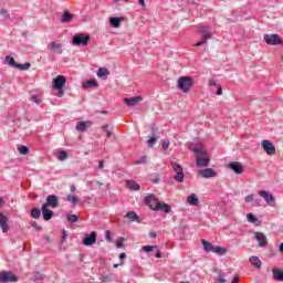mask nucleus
I'll use <instances>...</instances> for the list:
<instances>
[{
	"label": "nucleus",
	"mask_w": 283,
	"mask_h": 283,
	"mask_svg": "<svg viewBox=\"0 0 283 283\" xmlns=\"http://www.w3.org/2000/svg\"><path fill=\"white\" fill-rule=\"evenodd\" d=\"M188 149L197 156V167H209L210 159L207 156V149L203 146L190 144Z\"/></svg>",
	"instance_id": "1"
},
{
	"label": "nucleus",
	"mask_w": 283,
	"mask_h": 283,
	"mask_svg": "<svg viewBox=\"0 0 283 283\" xmlns=\"http://www.w3.org/2000/svg\"><path fill=\"white\" fill-rule=\"evenodd\" d=\"M199 34H201V41L197 42L195 48L207 45V40L213 38V29H211V27H199Z\"/></svg>",
	"instance_id": "2"
},
{
	"label": "nucleus",
	"mask_w": 283,
	"mask_h": 283,
	"mask_svg": "<svg viewBox=\"0 0 283 283\" xmlns=\"http://www.w3.org/2000/svg\"><path fill=\"white\" fill-rule=\"evenodd\" d=\"M177 87L185 94L190 92L191 87H193V77L191 76H180L177 82Z\"/></svg>",
	"instance_id": "3"
},
{
	"label": "nucleus",
	"mask_w": 283,
	"mask_h": 283,
	"mask_svg": "<svg viewBox=\"0 0 283 283\" xmlns=\"http://www.w3.org/2000/svg\"><path fill=\"white\" fill-rule=\"evenodd\" d=\"M65 83H67V78H65V76L63 75H57L55 78H53V90L57 91L55 96H59L61 98V96L65 94L63 91V87H65Z\"/></svg>",
	"instance_id": "4"
},
{
	"label": "nucleus",
	"mask_w": 283,
	"mask_h": 283,
	"mask_svg": "<svg viewBox=\"0 0 283 283\" xmlns=\"http://www.w3.org/2000/svg\"><path fill=\"white\" fill-rule=\"evenodd\" d=\"M263 40L268 45H283L282 36L279 34H264Z\"/></svg>",
	"instance_id": "5"
},
{
	"label": "nucleus",
	"mask_w": 283,
	"mask_h": 283,
	"mask_svg": "<svg viewBox=\"0 0 283 283\" xmlns=\"http://www.w3.org/2000/svg\"><path fill=\"white\" fill-rule=\"evenodd\" d=\"M171 167L174 171L176 172L175 180L177 182H184L185 181V171L182 170V166H180L178 163L172 161Z\"/></svg>",
	"instance_id": "6"
},
{
	"label": "nucleus",
	"mask_w": 283,
	"mask_h": 283,
	"mask_svg": "<svg viewBox=\"0 0 283 283\" xmlns=\"http://www.w3.org/2000/svg\"><path fill=\"white\" fill-rule=\"evenodd\" d=\"M90 43V35H84L83 33L75 34L73 36V45H87Z\"/></svg>",
	"instance_id": "7"
},
{
	"label": "nucleus",
	"mask_w": 283,
	"mask_h": 283,
	"mask_svg": "<svg viewBox=\"0 0 283 283\" xmlns=\"http://www.w3.org/2000/svg\"><path fill=\"white\" fill-rule=\"evenodd\" d=\"M19 282L14 272H0V283Z\"/></svg>",
	"instance_id": "8"
},
{
	"label": "nucleus",
	"mask_w": 283,
	"mask_h": 283,
	"mask_svg": "<svg viewBox=\"0 0 283 283\" xmlns=\"http://www.w3.org/2000/svg\"><path fill=\"white\" fill-rule=\"evenodd\" d=\"M261 145H262V148L265 151V154H268V156H274L275 145H273V143H271V140L264 139V140H262Z\"/></svg>",
	"instance_id": "9"
},
{
	"label": "nucleus",
	"mask_w": 283,
	"mask_h": 283,
	"mask_svg": "<svg viewBox=\"0 0 283 283\" xmlns=\"http://www.w3.org/2000/svg\"><path fill=\"white\" fill-rule=\"evenodd\" d=\"M96 231L91 232L90 234H85L82 243L84 244V247H92L93 244H96Z\"/></svg>",
	"instance_id": "10"
},
{
	"label": "nucleus",
	"mask_w": 283,
	"mask_h": 283,
	"mask_svg": "<svg viewBox=\"0 0 283 283\" xmlns=\"http://www.w3.org/2000/svg\"><path fill=\"white\" fill-rule=\"evenodd\" d=\"M145 253H153L155 258H163V252L158 249V245H144L142 248Z\"/></svg>",
	"instance_id": "11"
},
{
	"label": "nucleus",
	"mask_w": 283,
	"mask_h": 283,
	"mask_svg": "<svg viewBox=\"0 0 283 283\" xmlns=\"http://www.w3.org/2000/svg\"><path fill=\"white\" fill-rule=\"evenodd\" d=\"M259 196L265 200L266 205H270L271 207L275 205V197L273 193L265 190H260Z\"/></svg>",
	"instance_id": "12"
},
{
	"label": "nucleus",
	"mask_w": 283,
	"mask_h": 283,
	"mask_svg": "<svg viewBox=\"0 0 283 283\" xmlns=\"http://www.w3.org/2000/svg\"><path fill=\"white\" fill-rule=\"evenodd\" d=\"M42 206L44 207H51L52 209H56L59 207V197L54 196V195H49L46 197V202L43 203Z\"/></svg>",
	"instance_id": "13"
},
{
	"label": "nucleus",
	"mask_w": 283,
	"mask_h": 283,
	"mask_svg": "<svg viewBox=\"0 0 283 283\" xmlns=\"http://www.w3.org/2000/svg\"><path fill=\"white\" fill-rule=\"evenodd\" d=\"M48 49L51 50L54 54H63V44L59 41H53L48 45Z\"/></svg>",
	"instance_id": "14"
},
{
	"label": "nucleus",
	"mask_w": 283,
	"mask_h": 283,
	"mask_svg": "<svg viewBox=\"0 0 283 283\" xmlns=\"http://www.w3.org/2000/svg\"><path fill=\"white\" fill-rule=\"evenodd\" d=\"M92 125H94V123L90 122V120H82L78 122L75 126L76 132H87V129H90V127H92Z\"/></svg>",
	"instance_id": "15"
},
{
	"label": "nucleus",
	"mask_w": 283,
	"mask_h": 283,
	"mask_svg": "<svg viewBox=\"0 0 283 283\" xmlns=\"http://www.w3.org/2000/svg\"><path fill=\"white\" fill-rule=\"evenodd\" d=\"M199 176H201V178H216L218 176V172H216V170H213L212 168H206L199 170Z\"/></svg>",
	"instance_id": "16"
},
{
	"label": "nucleus",
	"mask_w": 283,
	"mask_h": 283,
	"mask_svg": "<svg viewBox=\"0 0 283 283\" xmlns=\"http://www.w3.org/2000/svg\"><path fill=\"white\" fill-rule=\"evenodd\" d=\"M229 168L234 171V174L241 175L244 174V166L238 161H231Z\"/></svg>",
	"instance_id": "17"
},
{
	"label": "nucleus",
	"mask_w": 283,
	"mask_h": 283,
	"mask_svg": "<svg viewBox=\"0 0 283 283\" xmlns=\"http://www.w3.org/2000/svg\"><path fill=\"white\" fill-rule=\"evenodd\" d=\"M0 228L2 233H8L10 231V226H8V217L0 211Z\"/></svg>",
	"instance_id": "18"
},
{
	"label": "nucleus",
	"mask_w": 283,
	"mask_h": 283,
	"mask_svg": "<svg viewBox=\"0 0 283 283\" xmlns=\"http://www.w3.org/2000/svg\"><path fill=\"white\" fill-rule=\"evenodd\" d=\"M145 203L150 207V209L153 211H156V205H160V202H158V199H156V197H154V195H149L145 198Z\"/></svg>",
	"instance_id": "19"
},
{
	"label": "nucleus",
	"mask_w": 283,
	"mask_h": 283,
	"mask_svg": "<svg viewBox=\"0 0 283 283\" xmlns=\"http://www.w3.org/2000/svg\"><path fill=\"white\" fill-rule=\"evenodd\" d=\"M142 101L143 97L139 95L130 98H124V103L128 105V107H135V105H138V103H140Z\"/></svg>",
	"instance_id": "20"
},
{
	"label": "nucleus",
	"mask_w": 283,
	"mask_h": 283,
	"mask_svg": "<svg viewBox=\"0 0 283 283\" xmlns=\"http://www.w3.org/2000/svg\"><path fill=\"white\" fill-rule=\"evenodd\" d=\"M155 211H164V213H171V206L167 203H156Z\"/></svg>",
	"instance_id": "21"
},
{
	"label": "nucleus",
	"mask_w": 283,
	"mask_h": 283,
	"mask_svg": "<svg viewBox=\"0 0 283 283\" xmlns=\"http://www.w3.org/2000/svg\"><path fill=\"white\" fill-rule=\"evenodd\" d=\"M255 240L259 242V247H266V244H269V241H266V235L262 232L255 233Z\"/></svg>",
	"instance_id": "22"
},
{
	"label": "nucleus",
	"mask_w": 283,
	"mask_h": 283,
	"mask_svg": "<svg viewBox=\"0 0 283 283\" xmlns=\"http://www.w3.org/2000/svg\"><path fill=\"white\" fill-rule=\"evenodd\" d=\"M41 211H42L43 220H46V221L52 220V218L54 217V212L48 209L46 206H42Z\"/></svg>",
	"instance_id": "23"
},
{
	"label": "nucleus",
	"mask_w": 283,
	"mask_h": 283,
	"mask_svg": "<svg viewBox=\"0 0 283 283\" xmlns=\"http://www.w3.org/2000/svg\"><path fill=\"white\" fill-rule=\"evenodd\" d=\"M83 90H90V87H98V82L96 80H88L83 83Z\"/></svg>",
	"instance_id": "24"
},
{
	"label": "nucleus",
	"mask_w": 283,
	"mask_h": 283,
	"mask_svg": "<svg viewBox=\"0 0 283 283\" xmlns=\"http://www.w3.org/2000/svg\"><path fill=\"white\" fill-rule=\"evenodd\" d=\"M126 187L127 189H130V191H139L140 190V185L136 181H126Z\"/></svg>",
	"instance_id": "25"
},
{
	"label": "nucleus",
	"mask_w": 283,
	"mask_h": 283,
	"mask_svg": "<svg viewBox=\"0 0 283 283\" xmlns=\"http://www.w3.org/2000/svg\"><path fill=\"white\" fill-rule=\"evenodd\" d=\"M273 277L276 280V282H283V271L280 269H273L272 270Z\"/></svg>",
	"instance_id": "26"
},
{
	"label": "nucleus",
	"mask_w": 283,
	"mask_h": 283,
	"mask_svg": "<svg viewBox=\"0 0 283 283\" xmlns=\"http://www.w3.org/2000/svg\"><path fill=\"white\" fill-rule=\"evenodd\" d=\"M187 202H189L192 207H198V205L200 203V200L198 199V197L196 196V193H191V195L187 198Z\"/></svg>",
	"instance_id": "27"
},
{
	"label": "nucleus",
	"mask_w": 283,
	"mask_h": 283,
	"mask_svg": "<svg viewBox=\"0 0 283 283\" xmlns=\"http://www.w3.org/2000/svg\"><path fill=\"white\" fill-rule=\"evenodd\" d=\"M250 263L252 266H254V269H262V261H260V258L258 256H251Z\"/></svg>",
	"instance_id": "28"
},
{
	"label": "nucleus",
	"mask_w": 283,
	"mask_h": 283,
	"mask_svg": "<svg viewBox=\"0 0 283 283\" xmlns=\"http://www.w3.org/2000/svg\"><path fill=\"white\" fill-rule=\"evenodd\" d=\"M126 218L130 220V222H140V217L134 211H128Z\"/></svg>",
	"instance_id": "29"
},
{
	"label": "nucleus",
	"mask_w": 283,
	"mask_h": 283,
	"mask_svg": "<svg viewBox=\"0 0 283 283\" xmlns=\"http://www.w3.org/2000/svg\"><path fill=\"white\" fill-rule=\"evenodd\" d=\"M97 76L99 78H107V76H109V70H107L105 67H99L97 71Z\"/></svg>",
	"instance_id": "30"
},
{
	"label": "nucleus",
	"mask_w": 283,
	"mask_h": 283,
	"mask_svg": "<svg viewBox=\"0 0 283 283\" xmlns=\"http://www.w3.org/2000/svg\"><path fill=\"white\" fill-rule=\"evenodd\" d=\"M72 19H74V15H72V13H70V11H65L61 18L62 23H70V21H72Z\"/></svg>",
	"instance_id": "31"
},
{
	"label": "nucleus",
	"mask_w": 283,
	"mask_h": 283,
	"mask_svg": "<svg viewBox=\"0 0 283 283\" xmlns=\"http://www.w3.org/2000/svg\"><path fill=\"white\" fill-rule=\"evenodd\" d=\"M122 21H123V19H120V18H116V17L109 18V24H111L113 28H119Z\"/></svg>",
	"instance_id": "32"
},
{
	"label": "nucleus",
	"mask_w": 283,
	"mask_h": 283,
	"mask_svg": "<svg viewBox=\"0 0 283 283\" xmlns=\"http://www.w3.org/2000/svg\"><path fill=\"white\" fill-rule=\"evenodd\" d=\"M202 245L205 251H207V253H213V249L216 245H212L210 242L202 240Z\"/></svg>",
	"instance_id": "33"
},
{
	"label": "nucleus",
	"mask_w": 283,
	"mask_h": 283,
	"mask_svg": "<svg viewBox=\"0 0 283 283\" xmlns=\"http://www.w3.org/2000/svg\"><path fill=\"white\" fill-rule=\"evenodd\" d=\"M212 253H217L218 255H224V253H227V249L220 245H214Z\"/></svg>",
	"instance_id": "34"
},
{
	"label": "nucleus",
	"mask_w": 283,
	"mask_h": 283,
	"mask_svg": "<svg viewBox=\"0 0 283 283\" xmlns=\"http://www.w3.org/2000/svg\"><path fill=\"white\" fill-rule=\"evenodd\" d=\"M31 218H34V220H39L41 218V210L39 208H33L31 210Z\"/></svg>",
	"instance_id": "35"
},
{
	"label": "nucleus",
	"mask_w": 283,
	"mask_h": 283,
	"mask_svg": "<svg viewBox=\"0 0 283 283\" xmlns=\"http://www.w3.org/2000/svg\"><path fill=\"white\" fill-rule=\"evenodd\" d=\"M6 61H7V64L10 65V67L17 69L18 63L14 61V57L7 55Z\"/></svg>",
	"instance_id": "36"
},
{
	"label": "nucleus",
	"mask_w": 283,
	"mask_h": 283,
	"mask_svg": "<svg viewBox=\"0 0 283 283\" xmlns=\"http://www.w3.org/2000/svg\"><path fill=\"white\" fill-rule=\"evenodd\" d=\"M31 66L30 62H27L24 64H17L15 65V70H20L21 72H24L25 70H28Z\"/></svg>",
	"instance_id": "37"
},
{
	"label": "nucleus",
	"mask_w": 283,
	"mask_h": 283,
	"mask_svg": "<svg viewBox=\"0 0 283 283\" xmlns=\"http://www.w3.org/2000/svg\"><path fill=\"white\" fill-rule=\"evenodd\" d=\"M18 151L22 154V156H28V154H30V148H28L27 146H20L18 148Z\"/></svg>",
	"instance_id": "38"
},
{
	"label": "nucleus",
	"mask_w": 283,
	"mask_h": 283,
	"mask_svg": "<svg viewBox=\"0 0 283 283\" xmlns=\"http://www.w3.org/2000/svg\"><path fill=\"white\" fill-rule=\"evenodd\" d=\"M247 218L248 222H251L252 224H255L258 222V219L253 213H248Z\"/></svg>",
	"instance_id": "39"
},
{
	"label": "nucleus",
	"mask_w": 283,
	"mask_h": 283,
	"mask_svg": "<svg viewBox=\"0 0 283 283\" xmlns=\"http://www.w3.org/2000/svg\"><path fill=\"white\" fill-rule=\"evenodd\" d=\"M156 143H158V137H150V138L147 140L148 147H154V145H156Z\"/></svg>",
	"instance_id": "40"
},
{
	"label": "nucleus",
	"mask_w": 283,
	"mask_h": 283,
	"mask_svg": "<svg viewBox=\"0 0 283 283\" xmlns=\"http://www.w3.org/2000/svg\"><path fill=\"white\" fill-rule=\"evenodd\" d=\"M66 219L69 220V222H72V223L78 222V216L76 214H69L66 216Z\"/></svg>",
	"instance_id": "41"
},
{
	"label": "nucleus",
	"mask_w": 283,
	"mask_h": 283,
	"mask_svg": "<svg viewBox=\"0 0 283 283\" xmlns=\"http://www.w3.org/2000/svg\"><path fill=\"white\" fill-rule=\"evenodd\" d=\"M67 200L69 202H72V205H77L78 203V198L72 196V195H67Z\"/></svg>",
	"instance_id": "42"
},
{
	"label": "nucleus",
	"mask_w": 283,
	"mask_h": 283,
	"mask_svg": "<svg viewBox=\"0 0 283 283\" xmlns=\"http://www.w3.org/2000/svg\"><path fill=\"white\" fill-rule=\"evenodd\" d=\"M0 14L3 17V19H10V13L6 9H1Z\"/></svg>",
	"instance_id": "43"
},
{
	"label": "nucleus",
	"mask_w": 283,
	"mask_h": 283,
	"mask_svg": "<svg viewBox=\"0 0 283 283\" xmlns=\"http://www.w3.org/2000/svg\"><path fill=\"white\" fill-rule=\"evenodd\" d=\"M67 158V153L62 150L59 154V160H65Z\"/></svg>",
	"instance_id": "44"
},
{
	"label": "nucleus",
	"mask_w": 283,
	"mask_h": 283,
	"mask_svg": "<svg viewBox=\"0 0 283 283\" xmlns=\"http://www.w3.org/2000/svg\"><path fill=\"white\" fill-rule=\"evenodd\" d=\"M169 145H170L169 139H166V140L163 142L161 147H163L164 150H167V149H169Z\"/></svg>",
	"instance_id": "45"
},
{
	"label": "nucleus",
	"mask_w": 283,
	"mask_h": 283,
	"mask_svg": "<svg viewBox=\"0 0 283 283\" xmlns=\"http://www.w3.org/2000/svg\"><path fill=\"white\" fill-rule=\"evenodd\" d=\"M31 101H33V103H35L36 105H39V103H41V97H39V95H33L31 97Z\"/></svg>",
	"instance_id": "46"
},
{
	"label": "nucleus",
	"mask_w": 283,
	"mask_h": 283,
	"mask_svg": "<svg viewBox=\"0 0 283 283\" xmlns=\"http://www.w3.org/2000/svg\"><path fill=\"white\" fill-rule=\"evenodd\" d=\"M252 207H262V203H261V201H260V199H253V201H252Z\"/></svg>",
	"instance_id": "47"
},
{
	"label": "nucleus",
	"mask_w": 283,
	"mask_h": 283,
	"mask_svg": "<svg viewBox=\"0 0 283 283\" xmlns=\"http://www.w3.org/2000/svg\"><path fill=\"white\" fill-rule=\"evenodd\" d=\"M145 163H147V156H143V157L136 163V165H145Z\"/></svg>",
	"instance_id": "48"
},
{
	"label": "nucleus",
	"mask_w": 283,
	"mask_h": 283,
	"mask_svg": "<svg viewBox=\"0 0 283 283\" xmlns=\"http://www.w3.org/2000/svg\"><path fill=\"white\" fill-rule=\"evenodd\" d=\"M253 200H254V196L253 195H248L245 197V202H251V205H253Z\"/></svg>",
	"instance_id": "49"
},
{
	"label": "nucleus",
	"mask_w": 283,
	"mask_h": 283,
	"mask_svg": "<svg viewBox=\"0 0 283 283\" xmlns=\"http://www.w3.org/2000/svg\"><path fill=\"white\" fill-rule=\"evenodd\" d=\"M67 239V232H65V230L62 231V242H65V240Z\"/></svg>",
	"instance_id": "50"
},
{
	"label": "nucleus",
	"mask_w": 283,
	"mask_h": 283,
	"mask_svg": "<svg viewBox=\"0 0 283 283\" xmlns=\"http://www.w3.org/2000/svg\"><path fill=\"white\" fill-rule=\"evenodd\" d=\"M32 227L34 228V229H36V231H41V226H39V224H36V222H33L32 223Z\"/></svg>",
	"instance_id": "51"
},
{
	"label": "nucleus",
	"mask_w": 283,
	"mask_h": 283,
	"mask_svg": "<svg viewBox=\"0 0 283 283\" xmlns=\"http://www.w3.org/2000/svg\"><path fill=\"white\" fill-rule=\"evenodd\" d=\"M217 95L218 96H222V87L221 86L218 87Z\"/></svg>",
	"instance_id": "52"
},
{
	"label": "nucleus",
	"mask_w": 283,
	"mask_h": 283,
	"mask_svg": "<svg viewBox=\"0 0 283 283\" xmlns=\"http://www.w3.org/2000/svg\"><path fill=\"white\" fill-rule=\"evenodd\" d=\"M125 258H127V254L125 252H122L119 254V260H125Z\"/></svg>",
	"instance_id": "53"
},
{
	"label": "nucleus",
	"mask_w": 283,
	"mask_h": 283,
	"mask_svg": "<svg viewBox=\"0 0 283 283\" xmlns=\"http://www.w3.org/2000/svg\"><path fill=\"white\" fill-rule=\"evenodd\" d=\"M217 280H218L219 283H226L227 282V280H224V277H222V276H219Z\"/></svg>",
	"instance_id": "54"
},
{
	"label": "nucleus",
	"mask_w": 283,
	"mask_h": 283,
	"mask_svg": "<svg viewBox=\"0 0 283 283\" xmlns=\"http://www.w3.org/2000/svg\"><path fill=\"white\" fill-rule=\"evenodd\" d=\"M106 240H108V242H112V235L109 234V231L106 232Z\"/></svg>",
	"instance_id": "55"
},
{
	"label": "nucleus",
	"mask_w": 283,
	"mask_h": 283,
	"mask_svg": "<svg viewBox=\"0 0 283 283\" xmlns=\"http://www.w3.org/2000/svg\"><path fill=\"white\" fill-rule=\"evenodd\" d=\"M240 282V277L239 276H234L231 283H239Z\"/></svg>",
	"instance_id": "56"
},
{
	"label": "nucleus",
	"mask_w": 283,
	"mask_h": 283,
	"mask_svg": "<svg viewBox=\"0 0 283 283\" xmlns=\"http://www.w3.org/2000/svg\"><path fill=\"white\" fill-rule=\"evenodd\" d=\"M209 85H210V86H216V85H218V84L216 83V80H210V81H209Z\"/></svg>",
	"instance_id": "57"
},
{
	"label": "nucleus",
	"mask_w": 283,
	"mask_h": 283,
	"mask_svg": "<svg viewBox=\"0 0 283 283\" xmlns=\"http://www.w3.org/2000/svg\"><path fill=\"white\" fill-rule=\"evenodd\" d=\"M106 138H112V132L109 129H106Z\"/></svg>",
	"instance_id": "58"
},
{
	"label": "nucleus",
	"mask_w": 283,
	"mask_h": 283,
	"mask_svg": "<svg viewBox=\"0 0 283 283\" xmlns=\"http://www.w3.org/2000/svg\"><path fill=\"white\" fill-rule=\"evenodd\" d=\"M42 279H43V275L38 272L36 275H35V280H42Z\"/></svg>",
	"instance_id": "59"
},
{
	"label": "nucleus",
	"mask_w": 283,
	"mask_h": 283,
	"mask_svg": "<svg viewBox=\"0 0 283 283\" xmlns=\"http://www.w3.org/2000/svg\"><path fill=\"white\" fill-rule=\"evenodd\" d=\"M116 247H117V249L123 248V242H122V241H117V242H116Z\"/></svg>",
	"instance_id": "60"
},
{
	"label": "nucleus",
	"mask_w": 283,
	"mask_h": 283,
	"mask_svg": "<svg viewBox=\"0 0 283 283\" xmlns=\"http://www.w3.org/2000/svg\"><path fill=\"white\" fill-rule=\"evenodd\" d=\"M99 169H103V167H105V161L101 160L98 164Z\"/></svg>",
	"instance_id": "61"
},
{
	"label": "nucleus",
	"mask_w": 283,
	"mask_h": 283,
	"mask_svg": "<svg viewBox=\"0 0 283 283\" xmlns=\"http://www.w3.org/2000/svg\"><path fill=\"white\" fill-rule=\"evenodd\" d=\"M139 6H142V8H145V0H138Z\"/></svg>",
	"instance_id": "62"
},
{
	"label": "nucleus",
	"mask_w": 283,
	"mask_h": 283,
	"mask_svg": "<svg viewBox=\"0 0 283 283\" xmlns=\"http://www.w3.org/2000/svg\"><path fill=\"white\" fill-rule=\"evenodd\" d=\"M158 234H156V232H149V237L150 238H157Z\"/></svg>",
	"instance_id": "63"
},
{
	"label": "nucleus",
	"mask_w": 283,
	"mask_h": 283,
	"mask_svg": "<svg viewBox=\"0 0 283 283\" xmlns=\"http://www.w3.org/2000/svg\"><path fill=\"white\" fill-rule=\"evenodd\" d=\"M70 189H71L72 193H74V191H76V187L75 186H71Z\"/></svg>",
	"instance_id": "64"
}]
</instances>
